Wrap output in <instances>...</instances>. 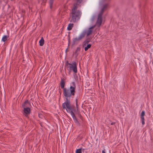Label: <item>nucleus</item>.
I'll return each instance as SVG.
<instances>
[{"label":"nucleus","instance_id":"1","mask_svg":"<svg viewBox=\"0 0 153 153\" xmlns=\"http://www.w3.org/2000/svg\"><path fill=\"white\" fill-rule=\"evenodd\" d=\"M76 0V2L74 3L72 8L70 15L71 18L69 19L70 22L74 23L75 22L80 19L82 14L81 12L78 9L80 6L79 4L82 2V0Z\"/></svg>","mask_w":153,"mask_h":153},{"label":"nucleus","instance_id":"2","mask_svg":"<svg viewBox=\"0 0 153 153\" xmlns=\"http://www.w3.org/2000/svg\"><path fill=\"white\" fill-rule=\"evenodd\" d=\"M76 85L75 82H72L69 88H64L63 94L66 99H69L71 96H74L75 92Z\"/></svg>","mask_w":153,"mask_h":153},{"label":"nucleus","instance_id":"3","mask_svg":"<svg viewBox=\"0 0 153 153\" xmlns=\"http://www.w3.org/2000/svg\"><path fill=\"white\" fill-rule=\"evenodd\" d=\"M66 101L62 104L63 109H65L67 111L71 114L75 111V110L71 106L70 102L69 99H66Z\"/></svg>","mask_w":153,"mask_h":153},{"label":"nucleus","instance_id":"4","mask_svg":"<svg viewBox=\"0 0 153 153\" xmlns=\"http://www.w3.org/2000/svg\"><path fill=\"white\" fill-rule=\"evenodd\" d=\"M66 66L68 70L69 71H72L74 73H76L77 72V69L76 63L75 62H73L72 64L69 63L67 62L65 65Z\"/></svg>","mask_w":153,"mask_h":153},{"label":"nucleus","instance_id":"5","mask_svg":"<svg viewBox=\"0 0 153 153\" xmlns=\"http://www.w3.org/2000/svg\"><path fill=\"white\" fill-rule=\"evenodd\" d=\"M104 9L105 7H104L102 9L101 12L99 13L98 15L96 25L98 27L100 26L102 22V15Z\"/></svg>","mask_w":153,"mask_h":153},{"label":"nucleus","instance_id":"6","mask_svg":"<svg viewBox=\"0 0 153 153\" xmlns=\"http://www.w3.org/2000/svg\"><path fill=\"white\" fill-rule=\"evenodd\" d=\"M94 26L91 27L89 28L88 30L84 31L82 33H84V35L85 34H86L87 36H89L91 35L92 33L94 32Z\"/></svg>","mask_w":153,"mask_h":153},{"label":"nucleus","instance_id":"7","mask_svg":"<svg viewBox=\"0 0 153 153\" xmlns=\"http://www.w3.org/2000/svg\"><path fill=\"white\" fill-rule=\"evenodd\" d=\"M89 42L87 40H85L82 43V47L84 48V50L85 51H87L91 47V45L88 44Z\"/></svg>","mask_w":153,"mask_h":153},{"label":"nucleus","instance_id":"8","mask_svg":"<svg viewBox=\"0 0 153 153\" xmlns=\"http://www.w3.org/2000/svg\"><path fill=\"white\" fill-rule=\"evenodd\" d=\"M84 36V34H81L78 37L74 38L73 39V44H74L76 42L82 39Z\"/></svg>","mask_w":153,"mask_h":153},{"label":"nucleus","instance_id":"9","mask_svg":"<svg viewBox=\"0 0 153 153\" xmlns=\"http://www.w3.org/2000/svg\"><path fill=\"white\" fill-rule=\"evenodd\" d=\"M22 107L23 108H30L31 106L28 100H26L22 104Z\"/></svg>","mask_w":153,"mask_h":153},{"label":"nucleus","instance_id":"10","mask_svg":"<svg viewBox=\"0 0 153 153\" xmlns=\"http://www.w3.org/2000/svg\"><path fill=\"white\" fill-rule=\"evenodd\" d=\"M24 114L26 116H27L30 113V108H24Z\"/></svg>","mask_w":153,"mask_h":153},{"label":"nucleus","instance_id":"11","mask_svg":"<svg viewBox=\"0 0 153 153\" xmlns=\"http://www.w3.org/2000/svg\"><path fill=\"white\" fill-rule=\"evenodd\" d=\"M80 50V47H78L76 48V49L74 53V55L76 57H77L79 54V52Z\"/></svg>","mask_w":153,"mask_h":153},{"label":"nucleus","instance_id":"12","mask_svg":"<svg viewBox=\"0 0 153 153\" xmlns=\"http://www.w3.org/2000/svg\"><path fill=\"white\" fill-rule=\"evenodd\" d=\"M71 116L72 117V118H73V120L74 121V122L75 123H78L79 122L77 120V119H76V117L75 116L74 113L71 114Z\"/></svg>","mask_w":153,"mask_h":153},{"label":"nucleus","instance_id":"13","mask_svg":"<svg viewBox=\"0 0 153 153\" xmlns=\"http://www.w3.org/2000/svg\"><path fill=\"white\" fill-rule=\"evenodd\" d=\"M39 43L40 46H42L43 45L44 43V40L42 37L41 39L39 40Z\"/></svg>","mask_w":153,"mask_h":153},{"label":"nucleus","instance_id":"14","mask_svg":"<svg viewBox=\"0 0 153 153\" xmlns=\"http://www.w3.org/2000/svg\"><path fill=\"white\" fill-rule=\"evenodd\" d=\"M8 37V36H7L4 35L3 36L1 39V41L4 42L7 40Z\"/></svg>","mask_w":153,"mask_h":153},{"label":"nucleus","instance_id":"15","mask_svg":"<svg viewBox=\"0 0 153 153\" xmlns=\"http://www.w3.org/2000/svg\"><path fill=\"white\" fill-rule=\"evenodd\" d=\"M73 24L70 23L68 24V27H67V29L68 30H71L72 29L73 26Z\"/></svg>","mask_w":153,"mask_h":153},{"label":"nucleus","instance_id":"16","mask_svg":"<svg viewBox=\"0 0 153 153\" xmlns=\"http://www.w3.org/2000/svg\"><path fill=\"white\" fill-rule=\"evenodd\" d=\"M65 85V83L64 81L62 79H61V88H63V89L64 88V87Z\"/></svg>","mask_w":153,"mask_h":153},{"label":"nucleus","instance_id":"17","mask_svg":"<svg viewBox=\"0 0 153 153\" xmlns=\"http://www.w3.org/2000/svg\"><path fill=\"white\" fill-rule=\"evenodd\" d=\"M140 118L142 122V124L143 125H144L145 124L144 116H140Z\"/></svg>","mask_w":153,"mask_h":153},{"label":"nucleus","instance_id":"18","mask_svg":"<svg viewBox=\"0 0 153 153\" xmlns=\"http://www.w3.org/2000/svg\"><path fill=\"white\" fill-rule=\"evenodd\" d=\"M53 0H50L49 1V4H50V8L51 9L52 8V6L53 4Z\"/></svg>","mask_w":153,"mask_h":153},{"label":"nucleus","instance_id":"19","mask_svg":"<svg viewBox=\"0 0 153 153\" xmlns=\"http://www.w3.org/2000/svg\"><path fill=\"white\" fill-rule=\"evenodd\" d=\"M76 153H82V150L81 149H77L76 151Z\"/></svg>","mask_w":153,"mask_h":153},{"label":"nucleus","instance_id":"20","mask_svg":"<svg viewBox=\"0 0 153 153\" xmlns=\"http://www.w3.org/2000/svg\"><path fill=\"white\" fill-rule=\"evenodd\" d=\"M145 115V111H142V112H141L140 116H144Z\"/></svg>","mask_w":153,"mask_h":153},{"label":"nucleus","instance_id":"21","mask_svg":"<svg viewBox=\"0 0 153 153\" xmlns=\"http://www.w3.org/2000/svg\"><path fill=\"white\" fill-rule=\"evenodd\" d=\"M81 150H82V152H83V153L85 152L86 153V152L85 151V149H82V148H81Z\"/></svg>","mask_w":153,"mask_h":153},{"label":"nucleus","instance_id":"22","mask_svg":"<svg viewBox=\"0 0 153 153\" xmlns=\"http://www.w3.org/2000/svg\"><path fill=\"white\" fill-rule=\"evenodd\" d=\"M76 106L77 109V110L78 111V108L77 107V100H76Z\"/></svg>","mask_w":153,"mask_h":153},{"label":"nucleus","instance_id":"23","mask_svg":"<svg viewBox=\"0 0 153 153\" xmlns=\"http://www.w3.org/2000/svg\"><path fill=\"white\" fill-rule=\"evenodd\" d=\"M39 116L40 118H42V116L41 114H39Z\"/></svg>","mask_w":153,"mask_h":153},{"label":"nucleus","instance_id":"24","mask_svg":"<svg viewBox=\"0 0 153 153\" xmlns=\"http://www.w3.org/2000/svg\"><path fill=\"white\" fill-rule=\"evenodd\" d=\"M115 123H114V122H112L111 123V125H113Z\"/></svg>","mask_w":153,"mask_h":153},{"label":"nucleus","instance_id":"25","mask_svg":"<svg viewBox=\"0 0 153 153\" xmlns=\"http://www.w3.org/2000/svg\"><path fill=\"white\" fill-rule=\"evenodd\" d=\"M102 153H106L105 152L104 150H103L102 151Z\"/></svg>","mask_w":153,"mask_h":153},{"label":"nucleus","instance_id":"26","mask_svg":"<svg viewBox=\"0 0 153 153\" xmlns=\"http://www.w3.org/2000/svg\"><path fill=\"white\" fill-rule=\"evenodd\" d=\"M152 63L153 64V60H152Z\"/></svg>","mask_w":153,"mask_h":153}]
</instances>
